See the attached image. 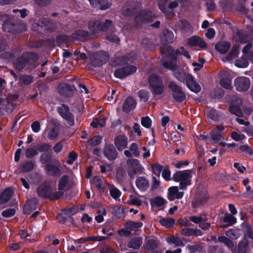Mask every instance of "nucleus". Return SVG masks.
<instances>
[{"label": "nucleus", "mask_w": 253, "mask_h": 253, "mask_svg": "<svg viewBox=\"0 0 253 253\" xmlns=\"http://www.w3.org/2000/svg\"><path fill=\"white\" fill-rule=\"evenodd\" d=\"M234 151H236L238 153L241 152H246L247 153L252 155L253 154V150L252 149V148L248 145V144L246 145H241L239 148L236 149V150H234Z\"/></svg>", "instance_id": "nucleus-48"}, {"label": "nucleus", "mask_w": 253, "mask_h": 253, "mask_svg": "<svg viewBox=\"0 0 253 253\" xmlns=\"http://www.w3.org/2000/svg\"><path fill=\"white\" fill-rule=\"evenodd\" d=\"M13 190L10 188H6L0 194V204L7 202L13 195Z\"/></svg>", "instance_id": "nucleus-26"}, {"label": "nucleus", "mask_w": 253, "mask_h": 253, "mask_svg": "<svg viewBox=\"0 0 253 253\" xmlns=\"http://www.w3.org/2000/svg\"><path fill=\"white\" fill-rule=\"evenodd\" d=\"M102 141V137L99 135H95L88 140V143L90 146H97Z\"/></svg>", "instance_id": "nucleus-55"}, {"label": "nucleus", "mask_w": 253, "mask_h": 253, "mask_svg": "<svg viewBox=\"0 0 253 253\" xmlns=\"http://www.w3.org/2000/svg\"><path fill=\"white\" fill-rule=\"evenodd\" d=\"M58 136V132L57 129L55 127L52 128L49 130L47 137L48 139L54 140Z\"/></svg>", "instance_id": "nucleus-62"}, {"label": "nucleus", "mask_w": 253, "mask_h": 253, "mask_svg": "<svg viewBox=\"0 0 253 253\" xmlns=\"http://www.w3.org/2000/svg\"><path fill=\"white\" fill-rule=\"evenodd\" d=\"M187 247L189 252L192 253L201 252L202 250V247L199 245H188Z\"/></svg>", "instance_id": "nucleus-63"}, {"label": "nucleus", "mask_w": 253, "mask_h": 253, "mask_svg": "<svg viewBox=\"0 0 253 253\" xmlns=\"http://www.w3.org/2000/svg\"><path fill=\"white\" fill-rule=\"evenodd\" d=\"M135 184L138 189L141 191H145L149 187V182L144 176H139L135 181Z\"/></svg>", "instance_id": "nucleus-24"}, {"label": "nucleus", "mask_w": 253, "mask_h": 253, "mask_svg": "<svg viewBox=\"0 0 253 253\" xmlns=\"http://www.w3.org/2000/svg\"><path fill=\"white\" fill-rule=\"evenodd\" d=\"M149 88L154 95H160L164 91L165 85L162 78L156 73L151 74L148 78Z\"/></svg>", "instance_id": "nucleus-2"}, {"label": "nucleus", "mask_w": 253, "mask_h": 253, "mask_svg": "<svg viewBox=\"0 0 253 253\" xmlns=\"http://www.w3.org/2000/svg\"><path fill=\"white\" fill-rule=\"evenodd\" d=\"M78 158V154L74 151L71 152L68 156V159L66 161V163L68 165H72L73 164L74 162Z\"/></svg>", "instance_id": "nucleus-60"}, {"label": "nucleus", "mask_w": 253, "mask_h": 253, "mask_svg": "<svg viewBox=\"0 0 253 253\" xmlns=\"http://www.w3.org/2000/svg\"><path fill=\"white\" fill-rule=\"evenodd\" d=\"M209 199V196L207 195L202 196L198 198L196 201L192 204L193 208H196L199 206L205 205L208 201Z\"/></svg>", "instance_id": "nucleus-40"}, {"label": "nucleus", "mask_w": 253, "mask_h": 253, "mask_svg": "<svg viewBox=\"0 0 253 253\" xmlns=\"http://www.w3.org/2000/svg\"><path fill=\"white\" fill-rule=\"evenodd\" d=\"M159 223L163 226L170 228L174 225L175 220L172 218H163L160 219Z\"/></svg>", "instance_id": "nucleus-39"}, {"label": "nucleus", "mask_w": 253, "mask_h": 253, "mask_svg": "<svg viewBox=\"0 0 253 253\" xmlns=\"http://www.w3.org/2000/svg\"><path fill=\"white\" fill-rule=\"evenodd\" d=\"M167 242L169 244H174L177 247L184 246V243L182 242V240L176 237H171L168 238Z\"/></svg>", "instance_id": "nucleus-45"}, {"label": "nucleus", "mask_w": 253, "mask_h": 253, "mask_svg": "<svg viewBox=\"0 0 253 253\" xmlns=\"http://www.w3.org/2000/svg\"><path fill=\"white\" fill-rule=\"evenodd\" d=\"M15 210L14 209H8L3 211L1 212V215L6 218L13 216L15 214Z\"/></svg>", "instance_id": "nucleus-61"}, {"label": "nucleus", "mask_w": 253, "mask_h": 253, "mask_svg": "<svg viewBox=\"0 0 253 253\" xmlns=\"http://www.w3.org/2000/svg\"><path fill=\"white\" fill-rule=\"evenodd\" d=\"M187 44L192 46H198L202 49L205 48L207 44L201 38L197 36H193L189 38L187 41Z\"/></svg>", "instance_id": "nucleus-19"}, {"label": "nucleus", "mask_w": 253, "mask_h": 253, "mask_svg": "<svg viewBox=\"0 0 253 253\" xmlns=\"http://www.w3.org/2000/svg\"><path fill=\"white\" fill-rule=\"evenodd\" d=\"M112 25V22L106 20L105 22L90 21L88 23V28L93 34H97L99 31H106Z\"/></svg>", "instance_id": "nucleus-4"}, {"label": "nucleus", "mask_w": 253, "mask_h": 253, "mask_svg": "<svg viewBox=\"0 0 253 253\" xmlns=\"http://www.w3.org/2000/svg\"><path fill=\"white\" fill-rule=\"evenodd\" d=\"M127 163L128 165H130L127 173L130 178H133L137 173H141L142 172L144 169L138 160L132 159Z\"/></svg>", "instance_id": "nucleus-9"}, {"label": "nucleus", "mask_w": 253, "mask_h": 253, "mask_svg": "<svg viewBox=\"0 0 253 253\" xmlns=\"http://www.w3.org/2000/svg\"><path fill=\"white\" fill-rule=\"evenodd\" d=\"M138 96L144 102H146L149 99V92L148 91L141 89L137 92Z\"/></svg>", "instance_id": "nucleus-51"}, {"label": "nucleus", "mask_w": 253, "mask_h": 253, "mask_svg": "<svg viewBox=\"0 0 253 253\" xmlns=\"http://www.w3.org/2000/svg\"><path fill=\"white\" fill-rule=\"evenodd\" d=\"M230 47V44L227 42H220L215 46V48L219 53L223 54L228 51Z\"/></svg>", "instance_id": "nucleus-28"}, {"label": "nucleus", "mask_w": 253, "mask_h": 253, "mask_svg": "<svg viewBox=\"0 0 253 253\" xmlns=\"http://www.w3.org/2000/svg\"><path fill=\"white\" fill-rule=\"evenodd\" d=\"M134 11L132 3H126L122 8V13L126 16L130 15Z\"/></svg>", "instance_id": "nucleus-41"}, {"label": "nucleus", "mask_w": 253, "mask_h": 253, "mask_svg": "<svg viewBox=\"0 0 253 253\" xmlns=\"http://www.w3.org/2000/svg\"><path fill=\"white\" fill-rule=\"evenodd\" d=\"M52 157V154L50 152L42 153L40 157L39 161L42 165H47L51 162Z\"/></svg>", "instance_id": "nucleus-35"}, {"label": "nucleus", "mask_w": 253, "mask_h": 253, "mask_svg": "<svg viewBox=\"0 0 253 253\" xmlns=\"http://www.w3.org/2000/svg\"><path fill=\"white\" fill-rule=\"evenodd\" d=\"M225 127L222 125H217L216 128L211 130L210 134L212 139L216 142L223 139L221 133L224 130Z\"/></svg>", "instance_id": "nucleus-20"}, {"label": "nucleus", "mask_w": 253, "mask_h": 253, "mask_svg": "<svg viewBox=\"0 0 253 253\" xmlns=\"http://www.w3.org/2000/svg\"><path fill=\"white\" fill-rule=\"evenodd\" d=\"M19 81L24 85H28L33 82L34 77L28 75H23L20 77Z\"/></svg>", "instance_id": "nucleus-43"}, {"label": "nucleus", "mask_w": 253, "mask_h": 253, "mask_svg": "<svg viewBox=\"0 0 253 253\" xmlns=\"http://www.w3.org/2000/svg\"><path fill=\"white\" fill-rule=\"evenodd\" d=\"M142 244V238L141 237H134L127 243V247L135 250H139Z\"/></svg>", "instance_id": "nucleus-25"}, {"label": "nucleus", "mask_w": 253, "mask_h": 253, "mask_svg": "<svg viewBox=\"0 0 253 253\" xmlns=\"http://www.w3.org/2000/svg\"><path fill=\"white\" fill-rule=\"evenodd\" d=\"M169 88L172 91L171 96L176 102L181 103L186 99V95L181 86L171 81L168 84Z\"/></svg>", "instance_id": "nucleus-3"}, {"label": "nucleus", "mask_w": 253, "mask_h": 253, "mask_svg": "<svg viewBox=\"0 0 253 253\" xmlns=\"http://www.w3.org/2000/svg\"><path fill=\"white\" fill-rule=\"evenodd\" d=\"M136 105V102L134 99H133L132 97L129 96L125 100L123 103L122 110L123 112L128 113L131 110H133L135 108Z\"/></svg>", "instance_id": "nucleus-22"}, {"label": "nucleus", "mask_w": 253, "mask_h": 253, "mask_svg": "<svg viewBox=\"0 0 253 253\" xmlns=\"http://www.w3.org/2000/svg\"><path fill=\"white\" fill-rule=\"evenodd\" d=\"M163 166L158 163H155L152 165L153 172L158 176H160V173L163 171Z\"/></svg>", "instance_id": "nucleus-58"}, {"label": "nucleus", "mask_w": 253, "mask_h": 253, "mask_svg": "<svg viewBox=\"0 0 253 253\" xmlns=\"http://www.w3.org/2000/svg\"><path fill=\"white\" fill-rule=\"evenodd\" d=\"M90 4L94 7H98L101 10L108 9L111 3L108 0H88Z\"/></svg>", "instance_id": "nucleus-23"}, {"label": "nucleus", "mask_w": 253, "mask_h": 253, "mask_svg": "<svg viewBox=\"0 0 253 253\" xmlns=\"http://www.w3.org/2000/svg\"><path fill=\"white\" fill-rule=\"evenodd\" d=\"M207 116L213 121H218L221 118L220 112L214 108H211L209 111Z\"/></svg>", "instance_id": "nucleus-32"}, {"label": "nucleus", "mask_w": 253, "mask_h": 253, "mask_svg": "<svg viewBox=\"0 0 253 253\" xmlns=\"http://www.w3.org/2000/svg\"><path fill=\"white\" fill-rule=\"evenodd\" d=\"M38 154L37 149L33 148H28L25 151V157L27 158H32Z\"/></svg>", "instance_id": "nucleus-59"}, {"label": "nucleus", "mask_w": 253, "mask_h": 253, "mask_svg": "<svg viewBox=\"0 0 253 253\" xmlns=\"http://www.w3.org/2000/svg\"><path fill=\"white\" fill-rule=\"evenodd\" d=\"M178 28L181 29L182 31L187 32L191 30V25L190 23L186 21H183L180 22L177 25Z\"/></svg>", "instance_id": "nucleus-49"}, {"label": "nucleus", "mask_w": 253, "mask_h": 253, "mask_svg": "<svg viewBox=\"0 0 253 253\" xmlns=\"http://www.w3.org/2000/svg\"><path fill=\"white\" fill-rule=\"evenodd\" d=\"M39 26L44 27L48 31H52L56 28V22L46 18H41L38 23Z\"/></svg>", "instance_id": "nucleus-21"}, {"label": "nucleus", "mask_w": 253, "mask_h": 253, "mask_svg": "<svg viewBox=\"0 0 253 253\" xmlns=\"http://www.w3.org/2000/svg\"><path fill=\"white\" fill-rule=\"evenodd\" d=\"M178 188L177 186L170 187L168 189L167 198L170 201H172L175 199V196L178 193Z\"/></svg>", "instance_id": "nucleus-46"}, {"label": "nucleus", "mask_w": 253, "mask_h": 253, "mask_svg": "<svg viewBox=\"0 0 253 253\" xmlns=\"http://www.w3.org/2000/svg\"><path fill=\"white\" fill-rule=\"evenodd\" d=\"M186 84L187 87L192 92L198 93L201 90V86L198 84L191 74H188L186 77Z\"/></svg>", "instance_id": "nucleus-15"}, {"label": "nucleus", "mask_w": 253, "mask_h": 253, "mask_svg": "<svg viewBox=\"0 0 253 253\" xmlns=\"http://www.w3.org/2000/svg\"><path fill=\"white\" fill-rule=\"evenodd\" d=\"M57 112L63 119L66 121L70 126H72L74 125L75 117L70 112V108L68 105L62 104L57 108Z\"/></svg>", "instance_id": "nucleus-5"}, {"label": "nucleus", "mask_w": 253, "mask_h": 253, "mask_svg": "<svg viewBox=\"0 0 253 253\" xmlns=\"http://www.w3.org/2000/svg\"><path fill=\"white\" fill-rule=\"evenodd\" d=\"M229 111L238 117H243V113L239 106L231 104L229 107Z\"/></svg>", "instance_id": "nucleus-37"}, {"label": "nucleus", "mask_w": 253, "mask_h": 253, "mask_svg": "<svg viewBox=\"0 0 253 253\" xmlns=\"http://www.w3.org/2000/svg\"><path fill=\"white\" fill-rule=\"evenodd\" d=\"M234 84L237 90L239 91H245L250 88L251 81L248 77H239L235 79Z\"/></svg>", "instance_id": "nucleus-10"}, {"label": "nucleus", "mask_w": 253, "mask_h": 253, "mask_svg": "<svg viewBox=\"0 0 253 253\" xmlns=\"http://www.w3.org/2000/svg\"><path fill=\"white\" fill-rule=\"evenodd\" d=\"M174 35L170 30L165 29L163 31V35L161 37V41L163 43L172 42L174 40Z\"/></svg>", "instance_id": "nucleus-27"}, {"label": "nucleus", "mask_w": 253, "mask_h": 253, "mask_svg": "<svg viewBox=\"0 0 253 253\" xmlns=\"http://www.w3.org/2000/svg\"><path fill=\"white\" fill-rule=\"evenodd\" d=\"M129 149L132 152V155L135 157H138L140 155V151L138 145L136 143H132L130 144Z\"/></svg>", "instance_id": "nucleus-54"}, {"label": "nucleus", "mask_w": 253, "mask_h": 253, "mask_svg": "<svg viewBox=\"0 0 253 253\" xmlns=\"http://www.w3.org/2000/svg\"><path fill=\"white\" fill-rule=\"evenodd\" d=\"M75 89L76 88L74 85H70L64 83H60L58 86L59 93L66 98L72 97Z\"/></svg>", "instance_id": "nucleus-11"}, {"label": "nucleus", "mask_w": 253, "mask_h": 253, "mask_svg": "<svg viewBox=\"0 0 253 253\" xmlns=\"http://www.w3.org/2000/svg\"><path fill=\"white\" fill-rule=\"evenodd\" d=\"M231 82V79L230 77H226L220 79L219 84L222 87L228 89L232 87Z\"/></svg>", "instance_id": "nucleus-44"}, {"label": "nucleus", "mask_w": 253, "mask_h": 253, "mask_svg": "<svg viewBox=\"0 0 253 253\" xmlns=\"http://www.w3.org/2000/svg\"><path fill=\"white\" fill-rule=\"evenodd\" d=\"M3 30L7 32L13 33L17 31V25L13 24L10 20H6L4 22L3 26Z\"/></svg>", "instance_id": "nucleus-34"}, {"label": "nucleus", "mask_w": 253, "mask_h": 253, "mask_svg": "<svg viewBox=\"0 0 253 253\" xmlns=\"http://www.w3.org/2000/svg\"><path fill=\"white\" fill-rule=\"evenodd\" d=\"M239 50V46L238 45H234L232 47V49L229 54L226 57V59H223V62H230L232 60V59L236 58L238 53Z\"/></svg>", "instance_id": "nucleus-30"}, {"label": "nucleus", "mask_w": 253, "mask_h": 253, "mask_svg": "<svg viewBox=\"0 0 253 253\" xmlns=\"http://www.w3.org/2000/svg\"><path fill=\"white\" fill-rule=\"evenodd\" d=\"M154 15L150 11L143 10L136 15L135 22L138 25H141L144 23H149L152 21Z\"/></svg>", "instance_id": "nucleus-12"}, {"label": "nucleus", "mask_w": 253, "mask_h": 253, "mask_svg": "<svg viewBox=\"0 0 253 253\" xmlns=\"http://www.w3.org/2000/svg\"><path fill=\"white\" fill-rule=\"evenodd\" d=\"M142 225L143 223L141 222L132 221H127L124 224L125 228L129 229L130 231L133 230L134 229L141 228Z\"/></svg>", "instance_id": "nucleus-33"}, {"label": "nucleus", "mask_w": 253, "mask_h": 253, "mask_svg": "<svg viewBox=\"0 0 253 253\" xmlns=\"http://www.w3.org/2000/svg\"><path fill=\"white\" fill-rule=\"evenodd\" d=\"M141 124L145 128H149L151 126L152 121L148 116L142 117L141 119Z\"/></svg>", "instance_id": "nucleus-57"}, {"label": "nucleus", "mask_w": 253, "mask_h": 253, "mask_svg": "<svg viewBox=\"0 0 253 253\" xmlns=\"http://www.w3.org/2000/svg\"><path fill=\"white\" fill-rule=\"evenodd\" d=\"M44 170L46 174L53 177H59L62 174L60 163L57 160L47 164L45 166Z\"/></svg>", "instance_id": "nucleus-6"}, {"label": "nucleus", "mask_w": 253, "mask_h": 253, "mask_svg": "<svg viewBox=\"0 0 253 253\" xmlns=\"http://www.w3.org/2000/svg\"><path fill=\"white\" fill-rule=\"evenodd\" d=\"M110 195L114 199H117L121 195V191L115 186L110 189Z\"/></svg>", "instance_id": "nucleus-56"}, {"label": "nucleus", "mask_w": 253, "mask_h": 253, "mask_svg": "<svg viewBox=\"0 0 253 253\" xmlns=\"http://www.w3.org/2000/svg\"><path fill=\"white\" fill-rule=\"evenodd\" d=\"M248 40V37L246 33L238 32L236 38V41L242 43H246Z\"/></svg>", "instance_id": "nucleus-52"}, {"label": "nucleus", "mask_w": 253, "mask_h": 253, "mask_svg": "<svg viewBox=\"0 0 253 253\" xmlns=\"http://www.w3.org/2000/svg\"><path fill=\"white\" fill-rule=\"evenodd\" d=\"M39 205L38 199L32 198L26 201V205L24 206L23 210L26 213L30 214L35 211Z\"/></svg>", "instance_id": "nucleus-17"}, {"label": "nucleus", "mask_w": 253, "mask_h": 253, "mask_svg": "<svg viewBox=\"0 0 253 253\" xmlns=\"http://www.w3.org/2000/svg\"><path fill=\"white\" fill-rule=\"evenodd\" d=\"M35 167V163L32 161L24 162L20 166V170L23 172L32 171Z\"/></svg>", "instance_id": "nucleus-29"}, {"label": "nucleus", "mask_w": 253, "mask_h": 253, "mask_svg": "<svg viewBox=\"0 0 253 253\" xmlns=\"http://www.w3.org/2000/svg\"><path fill=\"white\" fill-rule=\"evenodd\" d=\"M69 177L67 174L63 175L59 179L58 183V191L64 190L69 182Z\"/></svg>", "instance_id": "nucleus-36"}, {"label": "nucleus", "mask_w": 253, "mask_h": 253, "mask_svg": "<svg viewBox=\"0 0 253 253\" xmlns=\"http://www.w3.org/2000/svg\"><path fill=\"white\" fill-rule=\"evenodd\" d=\"M51 145L48 143H42L38 144L36 146L37 151L40 152L47 153L51 148Z\"/></svg>", "instance_id": "nucleus-42"}, {"label": "nucleus", "mask_w": 253, "mask_h": 253, "mask_svg": "<svg viewBox=\"0 0 253 253\" xmlns=\"http://www.w3.org/2000/svg\"><path fill=\"white\" fill-rule=\"evenodd\" d=\"M118 65L119 64H118ZM116 69L114 73V76L118 79H122L136 72L137 67L131 64Z\"/></svg>", "instance_id": "nucleus-7"}, {"label": "nucleus", "mask_w": 253, "mask_h": 253, "mask_svg": "<svg viewBox=\"0 0 253 253\" xmlns=\"http://www.w3.org/2000/svg\"><path fill=\"white\" fill-rule=\"evenodd\" d=\"M249 248V243L246 239L240 241L238 245L237 253H246Z\"/></svg>", "instance_id": "nucleus-38"}, {"label": "nucleus", "mask_w": 253, "mask_h": 253, "mask_svg": "<svg viewBox=\"0 0 253 253\" xmlns=\"http://www.w3.org/2000/svg\"><path fill=\"white\" fill-rule=\"evenodd\" d=\"M242 226L248 236L253 240V229L250 224L248 223L244 222L242 223Z\"/></svg>", "instance_id": "nucleus-47"}, {"label": "nucleus", "mask_w": 253, "mask_h": 253, "mask_svg": "<svg viewBox=\"0 0 253 253\" xmlns=\"http://www.w3.org/2000/svg\"><path fill=\"white\" fill-rule=\"evenodd\" d=\"M88 35V32L84 30H79L75 32L72 35V38L74 40H80Z\"/></svg>", "instance_id": "nucleus-50"}, {"label": "nucleus", "mask_w": 253, "mask_h": 253, "mask_svg": "<svg viewBox=\"0 0 253 253\" xmlns=\"http://www.w3.org/2000/svg\"><path fill=\"white\" fill-rule=\"evenodd\" d=\"M159 244V242L157 238L152 237L150 239H146V242L143 246L142 249L147 252H152L158 248Z\"/></svg>", "instance_id": "nucleus-16"}, {"label": "nucleus", "mask_w": 253, "mask_h": 253, "mask_svg": "<svg viewBox=\"0 0 253 253\" xmlns=\"http://www.w3.org/2000/svg\"><path fill=\"white\" fill-rule=\"evenodd\" d=\"M36 191L40 198L53 201L59 200L64 193L62 191L53 192L50 183L47 180H44L41 183L37 188Z\"/></svg>", "instance_id": "nucleus-1"}, {"label": "nucleus", "mask_w": 253, "mask_h": 253, "mask_svg": "<svg viewBox=\"0 0 253 253\" xmlns=\"http://www.w3.org/2000/svg\"><path fill=\"white\" fill-rule=\"evenodd\" d=\"M114 144L117 149L121 151L127 147V138L124 135H119L115 137Z\"/></svg>", "instance_id": "nucleus-18"}, {"label": "nucleus", "mask_w": 253, "mask_h": 253, "mask_svg": "<svg viewBox=\"0 0 253 253\" xmlns=\"http://www.w3.org/2000/svg\"><path fill=\"white\" fill-rule=\"evenodd\" d=\"M223 221L231 226L236 222V218L233 215L228 214L225 215Z\"/></svg>", "instance_id": "nucleus-53"}, {"label": "nucleus", "mask_w": 253, "mask_h": 253, "mask_svg": "<svg viewBox=\"0 0 253 253\" xmlns=\"http://www.w3.org/2000/svg\"><path fill=\"white\" fill-rule=\"evenodd\" d=\"M103 154L109 161H114L118 156V153L113 144H106L103 148Z\"/></svg>", "instance_id": "nucleus-13"}, {"label": "nucleus", "mask_w": 253, "mask_h": 253, "mask_svg": "<svg viewBox=\"0 0 253 253\" xmlns=\"http://www.w3.org/2000/svg\"><path fill=\"white\" fill-rule=\"evenodd\" d=\"M126 212V209L124 206H116L113 208L112 213L117 219H120L124 216Z\"/></svg>", "instance_id": "nucleus-31"}, {"label": "nucleus", "mask_w": 253, "mask_h": 253, "mask_svg": "<svg viewBox=\"0 0 253 253\" xmlns=\"http://www.w3.org/2000/svg\"><path fill=\"white\" fill-rule=\"evenodd\" d=\"M154 204L158 207L163 206L166 202L165 199L161 197H156L154 199Z\"/></svg>", "instance_id": "nucleus-64"}, {"label": "nucleus", "mask_w": 253, "mask_h": 253, "mask_svg": "<svg viewBox=\"0 0 253 253\" xmlns=\"http://www.w3.org/2000/svg\"><path fill=\"white\" fill-rule=\"evenodd\" d=\"M167 69L171 70L174 76L180 82L186 80V73L183 68L178 67L177 64H162Z\"/></svg>", "instance_id": "nucleus-8"}, {"label": "nucleus", "mask_w": 253, "mask_h": 253, "mask_svg": "<svg viewBox=\"0 0 253 253\" xmlns=\"http://www.w3.org/2000/svg\"><path fill=\"white\" fill-rule=\"evenodd\" d=\"M191 170H180L175 172L172 179L175 182H180L190 179L192 177Z\"/></svg>", "instance_id": "nucleus-14"}]
</instances>
